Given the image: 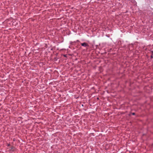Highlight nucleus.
<instances>
[{
    "label": "nucleus",
    "mask_w": 153,
    "mask_h": 153,
    "mask_svg": "<svg viewBox=\"0 0 153 153\" xmlns=\"http://www.w3.org/2000/svg\"><path fill=\"white\" fill-rule=\"evenodd\" d=\"M81 45L84 47H87L88 46V44L85 42L81 43Z\"/></svg>",
    "instance_id": "obj_1"
},
{
    "label": "nucleus",
    "mask_w": 153,
    "mask_h": 153,
    "mask_svg": "<svg viewBox=\"0 0 153 153\" xmlns=\"http://www.w3.org/2000/svg\"><path fill=\"white\" fill-rule=\"evenodd\" d=\"M132 114L133 115H134V113H132Z\"/></svg>",
    "instance_id": "obj_2"
},
{
    "label": "nucleus",
    "mask_w": 153,
    "mask_h": 153,
    "mask_svg": "<svg viewBox=\"0 0 153 153\" xmlns=\"http://www.w3.org/2000/svg\"><path fill=\"white\" fill-rule=\"evenodd\" d=\"M151 57L152 58V56H151Z\"/></svg>",
    "instance_id": "obj_3"
},
{
    "label": "nucleus",
    "mask_w": 153,
    "mask_h": 153,
    "mask_svg": "<svg viewBox=\"0 0 153 153\" xmlns=\"http://www.w3.org/2000/svg\"><path fill=\"white\" fill-rule=\"evenodd\" d=\"M152 53H153V51H152Z\"/></svg>",
    "instance_id": "obj_4"
}]
</instances>
